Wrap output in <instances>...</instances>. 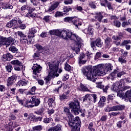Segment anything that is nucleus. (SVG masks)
<instances>
[{"label":"nucleus","instance_id":"nucleus-1","mask_svg":"<svg viewBox=\"0 0 131 131\" xmlns=\"http://www.w3.org/2000/svg\"><path fill=\"white\" fill-rule=\"evenodd\" d=\"M113 69V66L111 63L100 64L97 66L96 69H93L90 67L84 66L81 69L83 75L86 76L88 80L95 82L97 79V76L105 75L107 73H110Z\"/></svg>","mask_w":131,"mask_h":131},{"label":"nucleus","instance_id":"nucleus-2","mask_svg":"<svg viewBox=\"0 0 131 131\" xmlns=\"http://www.w3.org/2000/svg\"><path fill=\"white\" fill-rule=\"evenodd\" d=\"M51 35H56L60 36L62 34V38L64 39H70L75 41L74 46L72 50L75 51L76 54H78L80 51V47L82 45V39L78 35L73 33L72 31L69 30H64L62 32L59 30H53L49 31Z\"/></svg>","mask_w":131,"mask_h":131},{"label":"nucleus","instance_id":"nucleus-3","mask_svg":"<svg viewBox=\"0 0 131 131\" xmlns=\"http://www.w3.org/2000/svg\"><path fill=\"white\" fill-rule=\"evenodd\" d=\"M63 113L68 116V125L71 131H80L81 121L79 117L77 116L74 118V116L71 114L70 110L66 107H64Z\"/></svg>","mask_w":131,"mask_h":131},{"label":"nucleus","instance_id":"nucleus-4","mask_svg":"<svg viewBox=\"0 0 131 131\" xmlns=\"http://www.w3.org/2000/svg\"><path fill=\"white\" fill-rule=\"evenodd\" d=\"M47 65L49 66L50 69V72L49 75L44 79L45 80L46 84H49L51 79L54 78L55 76L58 77L59 74H58V69L59 68L58 66L54 62H48Z\"/></svg>","mask_w":131,"mask_h":131},{"label":"nucleus","instance_id":"nucleus-5","mask_svg":"<svg viewBox=\"0 0 131 131\" xmlns=\"http://www.w3.org/2000/svg\"><path fill=\"white\" fill-rule=\"evenodd\" d=\"M69 106L71 109H72V112L75 115H78L79 112L82 113V110H80V106L79 105V101L76 100L73 102H71L69 104Z\"/></svg>","mask_w":131,"mask_h":131},{"label":"nucleus","instance_id":"nucleus-6","mask_svg":"<svg viewBox=\"0 0 131 131\" xmlns=\"http://www.w3.org/2000/svg\"><path fill=\"white\" fill-rule=\"evenodd\" d=\"M15 41V38H12V37H5L4 36L0 37V48H2L3 46H6V48L10 47L12 42Z\"/></svg>","mask_w":131,"mask_h":131},{"label":"nucleus","instance_id":"nucleus-7","mask_svg":"<svg viewBox=\"0 0 131 131\" xmlns=\"http://www.w3.org/2000/svg\"><path fill=\"white\" fill-rule=\"evenodd\" d=\"M32 70H33V73L34 75H36L37 77L38 76H40V73L41 72V70L42 68L40 66V65H38L37 63L34 64V66L31 68Z\"/></svg>","mask_w":131,"mask_h":131},{"label":"nucleus","instance_id":"nucleus-8","mask_svg":"<svg viewBox=\"0 0 131 131\" xmlns=\"http://www.w3.org/2000/svg\"><path fill=\"white\" fill-rule=\"evenodd\" d=\"M17 22H18L19 24H21V23H22V21H21V20H18V17H14L10 21L8 22L6 24V26L8 28H11V27H15L17 25Z\"/></svg>","mask_w":131,"mask_h":131},{"label":"nucleus","instance_id":"nucleus-9","mask_svg":"<svg viewBox=\"0 0 131 131\" xmlns=\"http://www.w3.org/2000/svg\"><path fill=\"white\" fill-rule=\"evenodd\" d=\"M103 37L105 41V46L106 49H110L111 48V42H112V38L110 37H108L107 35H104Z\"/></svg>","mask_w":131,"mask_h":131},{"label":"nucleus","instance_id":"nucleus-10","mask_svg":"<svg viewBox=\"0 0 131 131\" xmlns=\"http://www.w3.org/2000/svg\"><path fill=\"white\" fill-rule=\"evenodd\" d=\"M124 108L125 106L123 105H117L116 106H113L110 107V111H122V110H124Z\"/></svg>","mask_w":131,"mask_h":131},{"label":"nucleus","instance_id":"nucleus-11","mask_svg":"<svg viewBox=\"0 0 131 131\" xmlns=\"http://www.w3.org/2000/svg\"><path fill=\"white\" fill-rule=\"evenodd\" d=\"M129 43H131V40H124L123 41H122L121 44V47L125 46V49L127 51H129V50H130V45H129Z\"/></svg>","mask_w":131,"mask_h":131},{"label":"nucleus","instance_id":"nucleus-12","mask_svg":"<svg viewBox=\"0 0 131 131\" xmlns=\"http://www.w3.org/2000/svg\"><path fill=\"white\" fill-rule=\"evenodd\" d=\"M16 78H17V77L15 75L9 77L8 78L7 82V86H12V85H13V83L15 82Z\"/></svg>","mask_w":131,"mask_h":131},{"label":"nucleus","instance_id":"nucleus-13","mask_svg":"<svg viewBox=\"0 0 131 131\" xmlns=\"http://www.w3.org/2000/svg\"><path fill=\"white\" fill-rule=\"evenodd\" d=\"M60 3L58 2H56L52 4L51 6L49 7L48 10L46 11V12H53L54 10H56L57 8L59 6Z\"/></svg>","mask_w":131,"mask_h":131},{"label":"nucleus","instance_id":"nucleus-14","mask_svg":"<svg viewBox=\"0 0 131 131\" xmlns=\"http://www.w3.org/2000/svg\"><path fill=\"white\" fill-rule=\"evenodd\" d=\"M13 59V55L10 53H7L6 54H4L3 56V61L6 62V61H11Z\"/></svg>","mask_w":131,"mask_h":131},{"label":"nucleus","instance_id":"nucleus-15","mask_svg":"<svg viewBox=\"0 0 131 131\" xmlns=\"http://www.w3.org/2000/svg\"><path fill=\"white\" fill-rule=\"evenodd\" d=\"M119 89H121V84H120V82H116L115 83L113 84V86L112 87V90L114 92H117Z\"/></svg>","mask_w":131,"mask_h":131},{"label":"nucleus","instance_id":"nucleus-16","mask_svg":"<svg viewBox=\"0 0 131 131\" xmlns=\"http://www.w3.org/2000/svg\"><path fill=\"white\" fill-rule=\"evenodd\" d=\"M103 12H98L95 14L94 16L95 19H96V21H98V22H102V19L104 18V16L103 15Z\"/></svg>","mask_w":131,"mask_h":131},{"label":"nucleus","instance_id":"nucleus-17","mask_svg":"<svg viewBox=\"0 0 131 131\" xmlns=\"http://www.w3.org/2000/svg\"><path fill=\"white\" fill-rule=\"evenodd\" d=\"M28 84V81L26 80L25 79H23L21 80H19L17 83V86H26V85Z\"/></svg>","mask_w":131,"mask_h":131},{"label":"nucleus","instance_id":"nucleus-18","mask_svg":"<svg viewBox=\"0 0 131 131\" xmlns=\"http://www.w3.org/2000/svg\"><path fill=\"white\" fill-rule=\"evenodd\" d=\"M32 104H35L34 106H38L40 104V100L37 96H33L32 97Z\"/></svg>","mask_w":131,"mask_h":131},{"label":"nucleus","instance_id":"nucleus-19","mask_svg":"<svg viewBox=\"0 0 131 131\" xmlns=\"http://www.w3.org/2000/svg\"><path fill=\"white\" fill-rule=\"evenodd\" d=\"M105 103H106V97L102 96L100 98V101H99L98 105L100 108H103L105 106Z\"/></svg>","mask_w":131,"mask_h":131},{"label":"nucleus","instance_id":"nucleus-20","mask_svg":"<svg viewBox=\"0 0 131 131\" xmlns=\"http://www.w3.org/2000/svg\"><path fill=\"white\" fill-rule=\"evenodd\" d=\"M127 89H129V86H126L124 88L123 90H120V91H118L117 97L124 99V90H127Z\"/></svg>","mask_w":131,"mask_h":131},{"label":"nucleus","instance_id":"nucleus-21","mask_svg":"<svg viewBox=\"0 0 131 131\" xmlns=\"http://www.w3.org/2000/svg\"><path fill=\"white\" fill-rule=\"evenodd\" d=\"M124 99H125L128 102L131 103V90H128L125 93L124 96Z\"/></svg>","mask_w":131,"mask_h":131},{"label":"nucleus","instance_id":"nucleus-22","mask_svg":"<svg viewBox=\"0 0 131 131\" xmlns=\"http://www.w3.org/2000/svg\"><path fill=\"white\" fill-rule=\"evenodd\" d=\"M62 130V125L57 124L56 126H54L49 128L48 131H61Z\"/></svg>","mask_w":131,"mask_h":131},{"label":"nucleus","instance_id":"nucleus-23","mask_svg":"<svg viewBox=\"0 0 131 131\" xmlns=\"http://www.w3.org/2000/svg\"><path fill=\"white\" fill-rule=\"evenodd\" d=\"M38 30V28H32L29 30V34H31V37H34V34L37 32Z\"/></svg>","mask_w":131,"mask_h":131},{"label":"nucleus","instance_id":"nucleus-24","mask_svg":"<svg viewBox=\"0 0 131 131\" xmlns=\"http://www.w3.org/2000/svg\"><path fill=\"white\" fill-rule=\"evenodd\" d=\"M98 101V95L97 94H90V102L93 103H96Z\"/></svg>","mask_w":131,"mask_h":131},{"label":"nucleus","instance_id":"nucleus-25","mask_svg":"<svg viewBox=\"0 0 131 131\" xmlns=\"http://www.w3.org/2000/svg\"><path fill=\"white\" fill-rule=\"evenodd\" d=\"M30 103L32 104V101H31V99H28L27 100H26V103L24 104V107H27V108H33L34 105L28 104Z\"/></svg>","mask_w":131,"mask_h":131},{"label":"nucleus","instance_id":"nucleus-26","mask_svg":"<svg viewBox=\"0 0 131 131\" xmlns=\"http://www.w3.org/2000/svg\"><path fill=\"white\" fill-rule=\"evenodd\" d=\"M95 41L96 47H98V48H102V47H103V42H102V39H101V38H98Z\"/></svg>","mask_w":131,"mask_h":131},{"label":"nucleus","instance_id":"nucleus-27","mask_svg":"<svg viewBox=\"0 0 131 131\" xmlns=\"http://www.w3.org/2000/svg\"><path fill=\"white\" fill-rule=\"evenodd\" d=\"M16 99L17 103H18V104L20 105V106H23L24 107V105H25L24 102H25V99H22L20 97H19V96H16Z\"/></svg>","mask_w":131,"mask_h":131},{"label":"nucleus","instance_id":"nucleus-28","mask_svg":"<svg viewBox=\"0 0 131 131\" xmlns=\"http://www.w3.org/2000/svg\"><path fill=\"white\" fill-rule=\"evenodd\" d=\"M85 33L90 35H93L94 34V29L92 27H89L88 29H85Z\"/></svg>","mask_w":131,"mask_h":131},{"label":"nucleus","instance_id":"nucleus-29","mask_svg":"<svg viewBox=\"0 0 131 131\" xmlns=\"http://www.w3.org/2000/svg\"><path fill=\"white\" fill-rule=\"evenodd\" d=\"M80 91L81 92H89V89L86 85L81 83H80Z\"/></svg>","mask_w":131,"mask_h":131},{"label":"nucleus","instance_id":"nucleus-30","mask_svg":"<svg viewBox=\"0 0 131 131\" xmlns=\"http://www.w3.org/2000/svg\"><path fill=\"white\" fill-rule=\"evenodd\" d=\"M9 50L10 51V52H12V53H18V52L19 51L18 49H17L16 47L13 45L10 46V48H9Z\"/></svg>","mask_w":131,"mask_h":131},{"label":"nucleus","instance_id":"nucleus-31","mask_svg":"<svg viewBox=\"0 0 131 131\" xmlns=\"http://www.w3.org/2000/svg\"><path fill=\"white\" fill-rule=\"evenodd\" d=\"M11 63L12 64V65H16L18 66H22V62H21L19 60H14L11 61Z\"/></svg>","mask_w":131,"mask_h":131},{"label":"nucleus","instance_id":"nucleus-32","mask_svg":"<svg viewBox=\"0 0 131 131\" xmlns=\"http://www.w3.org/2000/svg\"><path fill=\"white\" fill-rule=\"evenodd\" d=\"M73 24L76 26V27H78V26H80L81 25V21H79V20L78 19H73Z\"/></svg>","mask_w":131,"mask_h":131},{"label":"nucleus","instance_id":"nucleus-33","mask_svg":"<svg viewBox=\"0 0 131 131\" xmlns=\"http://www.w3.org/2000/svg\"><path fill=\"white\" fill-rule=\"evenodd\" d=\"M75 17H67L64 18V22H69V23H72Z\"/></svg>","mask_w":131,"mask_h":131},{"label":"nucleus","instance_id":"nucleus-34","mask_svg":"<svg viewBox=\"0 0 131 131\" xmlns=\"http://www.w3.org/2000/svg\"><path fill=\"white\" fill-rule=\"evenodd\" d=\"M20 42L24 45H26V43L27 45H31V41H28V40L25 38L20 39Z\"/></svg>","mask_w":131,"mask_h":131},{"label":"nucleus","instance_id":"nucleus-35","mask_svg":"<svg viewBox=\"0 0 131 131\" xmlns=\"http://www.w3.org/2000/svg\"><path fill=\"white\" fill-rule=\"evenodd\" d=\"M48 105L49 107H53L55 105V100L53 98H50L48 100Z\"/></svg>","mask_w":131,"mask_h":131},{"label":"nucleus","instance_id":"nucleus-36","mask_svg":"<svg viewBox=\"0 0 131 131\" xmlns=\"http://www.w3.org/2000/svg\"><path fill=\"white\" fill-rule=\"evenodd\" d=\"M113 25H114V26H115L116 27L119 28V27H120V26H121V23H120V21H119V20H115L113 21Z\"/></svg>","mask_w":131,"mask_h":131},{"label":"nucleus","instance_id":"nucleus-37","mask_svg":"<svg viewBox=\"0 0 131 131\" xmlns=\"http://www.w3.org/2000/svg\"><path fill=\"white\" fill-rule=\"evenodd\" d=\"M35 48L37 49L38 51L41 52V51H43L45 50V47L41 46V45L37 43L35 45Z\"/></svg>","mask_w":131,"mask_h":131},{"label":"nucleus","instance_id":"nucleus-38","mask_svg":"<svg viewBox=\"0 0 131 131\" xmlns=\"http://www.w3.org/2000/svg\"><path fill=\"white\" fill-rule=\"evenodd\" d=\"M31 91L28 92V95H35V91H36V86H33L31 89Z\"/></svg>","mask_w":131,"mask_h":131},{"label":"nucleus","instance_id":"nucleus-39","mask_svg":"<svg viewBox=\"0 0 131 131\" xmlns=\"http://www.w3.org/2000/svg\"><path fill=\"white\" fill-rule=\"evenodd\" d=\"M60 101H64L66 99H68V96H67L66 93H63L59 96Z\"/></svg>","mask_w":131,"mask_h":131},{"label":"nucleus","instance_id":"nucleus-40","mask_svg":"<svg viewBox=\"0 0 131 131\" xmlns=\"http://www.w3.org/2000/svg\"><path fill=\"white\" fill-rule=\"evenodd\" d=\"M91 100L90 94H86L83 97V102H88Z\"/></svg>","mask_w":131,"mask_h":131},{"label":"nucleus","instance_id":"nucleus-41","mask_svg":"<svg viewBox=\"0 0 131 131\" xmlns=\"http://www.w3.org/2000/svg\"><path fill=\"white\" fill-rule=\"evenodd\" d=\"M6 69L8 72H11L12 69H13V66L10 63H7L6 66Z\"/></svg>","mask_w":131,"mask_h":131},{"label":"nucleus","instance_id":"nucleus-42","mask_svg":"<svg viewBox=\"0 0 131 131\" xmlns=\"http://www.w3.org/2000/svg\"><path fill=\"white\" fill-rule=\"evenodd\" d=\"M89 5L92 8V9H96V2L94 1H90L89 2Z\"/></svg>","mask_w":131,"mask_h":131},{"label":"nucleus","instance_id":"nucleus-43","mask_svg":"<svg viewBox=\"0 0 131 131\" xmlns=\"http://www.w3.org/2000/svg\"><path fill=\"white\" fill-rule=\"evenodd\" d=\"M118 61L121 63V64H125L126 63V60L123 57H121L118 58Z\"/></svg>","mask_w":131,"mask_h":131},{"label":"nucleus","instance_id":"nucleus-44","mask_svg":"<svg viewBox=\"0 0 131 131\" xmlns=\"http://www.w3.org/2000/svg\"><path fill=\"white\" fill-rule=\"evenodd\" d=\"M94 126V123L93 122H90L88 125V129L91 131H96V129L94 128H93Z\"/></svg>","mask_w":131,"mask_h":131},{"label":"nucleus","instance_id":"nucleus-45","mask_svg":"<svg viewBox=\"0 0 131 131\" xmlns=\"http://www.w3.org/2000/svg\"><path fill=\"white\" fill-rule=\"evenodd\" d=\"M52 120L53 119L51 117L45 118L43 119V122H44V123H50V122H51V121H52Z\"/></svg>","mask_w":131,"mask_h":131},{"label":"nucleus","instance_id":"nucleus-46","mask_svg":"<svg viewBox=\"0 0 131 131\" xmlns=\"http://www.w3.org/2000/svg\"><path fill=\"white\" fill-rule=\"evenodd\" d=\"M17 34H18V36L20 37V39H21V38H26V34L23 33V32H22L21 31H18L17 32Z\"/></svg>","mask_w":131,"mask_h":131},{"label":"nucleus","instance_id":"nucleus-47","mask_svg":"<svg viewBox=\"0 0 131 131\" xmlns=\"http://www.w3.org/2000/svg\"><path fill=\"white\" fill-rule=\"evenodd\" d=\"M115 76H116V74L115 73V72H113L109 75L108 78L109 79L113 80L114 78H115Z\"/></svg>","mask_w":131,"mask_h":131},{"label":"nucleus","instance_id":"nucleus-48","mask_svg":"<svg viewBox=\"0 0 131 131\" xmlns=\"http://www.w3.org/2000/svg\"><path fill=\"white\" fill-rule=\"evenodd\" d=\"M108 0H101L100 5L102 7H106V5L108 3Z\"/></svg>","mask_w":131,"mask_h":131},{"label":"nucleus","instance_id":"nucleus-49","mask_svg":"<svg viewBox=\"0 0 131 131\" xmlns=\"http://www.w3.org/2000/svg\"><path fill=\"white\" fill-rule=\"evenodd\" d=\"M26 17H28V18H34L35 16H34V13L31 12L27 13V14L26 15Z\"/></svg>","mask_w":131,"mask_h":131},{"label":"nucleus","instance_id":"nucleus-50","mask_svg":"<svg viewBox=\"0 0 131 131\" xmlns=\"http://www.w3.org/2000/svg\"><path fill=\"white\" fill-rule=\"evenodd\" d=\"M64 69L67 71H70L71 70V67L68 63H66L64 64Z\"/></svg>","mask_w":131,"mask_h":131},{"label":"nucleus","instance_id":"nucleus-51","mask_svg":"<svg viewBox=\"0 0 131 131\" xmlns=\"http://www.w3.org/2000/svg\"><path fill=\"white\" fill-rule=\"evenodd\" d=\"M64 15V13H63L62 12H59L57 11L55 14V17H62Z\"/></svg>","mask_w":131,"mask_h":131},{"label":"nucleus","instance_id":"nucleus-52","mask_svg":"<svg viewBox=\"0 0 131 131\" xmlns=\"http://www.w3.org/2000/svg\"><path fill=\"white\" fill-rule=\"evenodd\" d=\"M112 39L114 40H116L117 41L118 40H121V38L119 36H118V35H114L112 37Z\"/></svg>","mask_w":131,"mask_h":131},{"label":"nucleus","instance_id":"nucleus-53","mask_svg":"<svg viewBox=\"0 0 131 131\" xmlns=\"http://www.w3.org/2000/svg\"><path fill=\"white\" fill-rule=\"evenodd\" d=\"M124 74H126L125 72L124 71L119 72L117 74V77H121V76H122V75H124Z\"/></svg>","mask_w":131,"mask_h":131},{"label":"nucleus","instance_id":"nucleus-54","mask_svg":"<svg viewBox=\"0 0 131 131\" xmlns=\"http://www.w3.org/2000/svg\"><path fill=\"white\" fill-rule=\"evenodd\" d=\"M68 78H69V75L67 74H64L62 77V80L63 81H66V80H67Z\"/></svg>","mask_w":131,"mask_h":131},{"label":"nucleus","instance_id":"nucleus-55","mask_svg":"<svg viewBox=\"0 0 131 131\" xmlns=\"http://www.w3.org/2000/svg\"><path fill=\"white\" fill-rule=\"evenodd\" d=\"M115 96H114V94H111L109 95L107 97V100L108 101H111L112 100H113Z\"/></svg>","mask_w":131,"mask_h":131},{"label":"nucleus","instance_id":"nucleus-56","mask_svg":"<svg viewBox=\"0 0 131 131\" xmlns=\"http://www.w3.org/2000/svg\"><path fill=\"white\" fill-rule=\"evenodd\" d=\"M36 114L38 115H41L43 113V108H40L38 111L36 112Z\"/></svg>","mask_w":131,"mask_h":131},{"label":"nucleus","instance_id":"nucleus-57","mask_svg":"<svg viewBox=\"0 0 131 131\" xmlns=\"http://www.w3.org/2000/svg\"><path fill=\"white\" fill-rule=\"evenodd\" d=\"M72 10V8H71L70 7L64 6L63 7L64 12H69V11H71Z\"/></svg>","mask_w":131,"mask_h":131},{"label":"nucleus","instance_id":"nucleus-58","mask_svg":"<svg viewBox=\"0 0 131 131\" xmlns=\"http://www.w3.org/2000/svg\"><path fill=\"white\" fill-rule=\"evenodd\" d=\"M9 117H10V118L9 119V121H11L12 120H15V119H16V116H15V115H13V114H11Z\"/></svg>","mask_w":131,"mask_h":131},{"label":"nucleus","instance_id":"nucleus-59","mask_svg":"<svg viewBox=\"0 0 131 131\" xmlns=\"http://www.w3.org/2000/svg\"><path fill=\"white\" fill-rule=\"evenodd\" d=\"M107 120V115H104L100 118V121H106Z\"/></svg>","mask_w":131,"mask_h":131},{"label":"nucleus","instance_id":"nucleus-60","mask_svg":"<svg viewBox=\"0 0 131 131\" xmlns=\"http://www.w3.org/2000/svg\"><path fill=\"white\" fill-rule=\"evenodd\" d=\"M6 89L5 85H0V92H6Z\"/></svg>","mask_w":131,"mask_h":131},{"label":"nucleus","instance_id":"nucleus-61","mask_svg":"<svg viewBox=\"0 0 131 131\" xmlns=\"http://www.w3.org/2000/svg\"><path fill=\"white\" fill-rule=\"evenodd\" d=\"M96 42L95 41H92L91 43V47L93 50L96 49Z\"/></svg>","mask_w":131,"mask_h":131},{"label":"nucleus","instance_id":"nucleus-62","mask_svg":"<svg viewBox=\"0 0 131 131\" xmlns=\"http://www.w3.org/2000/svg\"><path fill=\"white\" fill-rule=\"evenodd\" d=\"M86 55L87 56L88 60H90L91 58H92V53L88 51L86 53Z\"/></svg>","mask_w":131,"mask_h":131},{"label":"nucleus","instance_id":"nucleus-63","mask_svg":"<svg viewBox=\"0 0 131 131\" xmlns=\"http://www.w3.org/2000/svg\"><path fill=\"white\" fill-rule=\"evenodd\" d=\"M50 15H47V16H45L44 17V18H43V19L44 20V21H45L46 22H49V21H50Z\"/></svg>","mask_w":131,"mask_h":131},{"label":"nucleus","instance_id":"nucleus-64","mask_svg":"<svg viewBox=\"0 0 131 131\" xmlns=\"http://www.w3.org/2000/svg\"><path fill=\"white\" fill-rule=\"evenodd\" d=\"M110 116H117V115H119V112H113V113H111L110 114Z\"/></svg>","mask_w":131,"mask_h":131}]
</instances>
